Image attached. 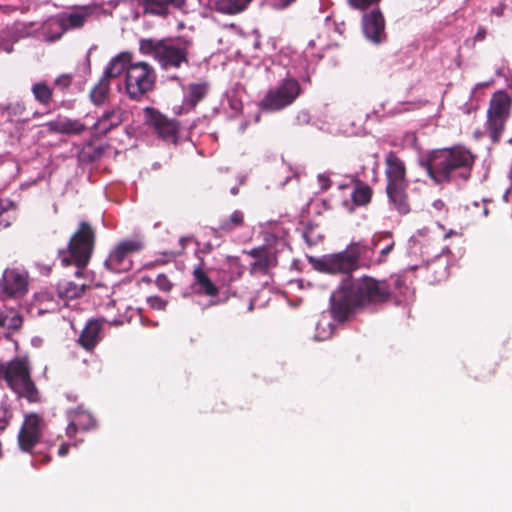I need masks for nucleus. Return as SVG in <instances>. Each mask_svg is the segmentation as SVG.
Returning <instances> with one entry per match:
<instances>
[{"label": "nucleus", "mask_w": 512, "mask_h": 512, "mask_svg": "<svg viewBox=\"0 0 512 512\" xmlns=\"http://www.w3.org/2000/svg\"><path fill=\"white\" fill-rule=\"evenodd\" d=\"M391 296V286L385 279L368 275L346 278L330 296L331 316L342 323L349 320L357 309L384 304Z\"/></svg>", "instance_id": "obj_1"}, {"label": "nucleus", "mask_w": 512, "mask_h": 512, "mask_svg": "<svg viewBox=\"0 0 512 512\" xmlns=\"http://www.w3.org/2000/svg\"><path fill=\"white\" fill-rule=\"evenodd\" d=\"M476 156L463 145L435 149L428 153L422 166L437 185L464 183L471 178Z\"/></svg>", "instance_id": "obj_2"}, {"label": "nucleus", "mask_w": 512, "mask_h": 512, "mask_svg": "<svg viewBox=\"0 0 512 512\" xmlns=\"http://www.w3.org/2000/svg\"><path fill=\"white\" fill-rule=\"evenodd\" d=\"M386 193L389 202L400 215L411 211L407 189L406 165L396 152L389 151L384 158Z\"/></svg>", "instance_id": "obj_3"}, {"label": "nucleus", "mask_w": 512, "mask_h": 512, "mask_svg": "<svg viewBox=\"0 0 512 512\" xmlns=\"http://www.w3.org/2000/svg\"><path fill=\"white\" fill-rule=\"evenodd\" d=\"M96 243V231L86 221L79 223L71 236L66 250H59V258L63 266L75 265V277L80 278L88 265Z\"/></svg>", "instance_id": "obj_4"}, {"label": "nucleus", "mask_w": 512, "mask_h": 512, "mask_svg": "<svg viewBox=\"0 0 512 512\" xmlns=\"http://www.w3.org/2000/svg\"><path fill=\"white\" fill-rule=\"evenodd\" d=\"M192 41L180 39L176 43L167 40L141 39L139 51L143 55L152 56L163 68H179L183 63H188L189 51Z\"/></svg>", "instance_id": "obj_5"}, {"label": "nucleus", "mask_w": 512, "mask_h": 512, "mask_svg": "<svg viewBox=\"0 0 512 512\" xmlns=\"http://www.w3.org/2000/svg\"><path fill=\"white\" fill-rule=\"evenodd\" d=\"M4 381L18 397L25 398L30 403L39 401L40 395L31 376V364L28 357H15L6 362Z\"/></svg>", "instance_id": "obj_6"}, {"label": "nucleus", "mask_w": 512, "mask_h": 512, "mask_svg": "<svg viewBox=\"0 0 512 512\" xmlns=\"http://www.w3.org/2000/svg\"><path fill=\"white\" fill-rule=\"evenodd\" d=\"M44 428L45 422L43 417L37 413H29L25 415L17 436L19 449L31 454L35 465L47 464L51 461L49 454L35 451L42 438Z\"/></svg>", "instance_id": "obj_7"}, {"label": "nucleus", "mask_w": 512, "mask_h": 512, "mask_svg": "<svg viewBox=\"0 0 512 512\" xmlns=\"http://www.w3.org/2000/svg\"><path fill=\"white\" fill-rule=\"evenodd\" d=\"M144 246V242L137 237L120 241L105 260L106 268L114 273L130 271L133 267L132 256L143 250Z\"/></svg>", "instance_id": "obj_8"}, {"label": "nucleus", "mask_w": 512, "mask_h": 512, "mask_svg": "<svg viewBox=\"0 0 512 512\" xmlns=\"http://www.w3.org/2000/svg\"><path fill=\"white\" fill-rule=\"evenodd\" d=\"M512 98H491L487 111V131L493 143L500 141L511 116Z\"/></svg>", "instance_id": "obj_9"}, {"label": "nucleus", "mask_w": 512, "mask_h": 512, "mask_svg": "<svg viewBox=\"0 0 512 512\" xmlns=\"http://www.w3.org/2000/svg\"><path fill=\"white\" fill-rule=\"evenodd\" d=\"M155 81L156 73L149 63L140 61L128 65L126 72V90L129 96L150 92L155 85Z\"/></svg>", "instance_id": "obj_10"}, {"label": "nucleus", "mask_w": 512, "mask_h": 512, "mask_svg": "<svg viewBox=\"0 0 512 512\" xmlns=\"http://www.w3.org/2000/svg\"><path fill=\"white\" fill-rule=\"evenodd\" d=\"M313 268L322 273L344 274L352 279L351 275L358 270L347 250L325 255L322 258L309 257Z\"/></svg>", "instance_id": "obj_11"}, {"label": "nucleus", "mask_w": 512, "mask_h": 512, "mask_svg": "<svg viewBox=\"0 0 512 512\" xmlns=\"http://www.w3.org/2000/svg\"><path fill=\"white\" fill-rule=\"evenodd\" d=\"M148 123L156 131L159 138L166 142L177 144L179 134V123L167 118L153 108H146Z\"/></svg>", "instance_id": "obj_12"}, {"label": "nucleus", "mask_w": 512, "mask_h": 512, "mask_svg": "<svg viewBox=\"0 0 512 512\" xmlns=\"http://www.w3.org/2000/svg\"><path fill=\"white\" fill-rule=\"evenodd\" d=\"M378 240L373 238L371 241L360 240L351 242L347 245L346 250L352 258L357 269L360 267L371 268L374 266V254Z\"/></svg>", "instance_id": "obj_13"}, {"label": "nucleus", "mask_w": 512, "mask_h": 512, "mask_svg": "<svg viewBox=\"0 0 512 512\" xmlns=\"http://www.w3.org/2000/svg\"><path fill=\"white\" fill-rule=\"evenodd\" d=\"M27 278L16 269H6L0 280L1 291L9 297L23 296L27 291Z\"/></svg>", "instance_id": "obj_14"}, {"label": "nucleus", "mask_w": 512, "mask_h": 512, "mask_svg": "<svg viewBox=\"0 0 512 512\" xmlns=\"http://www.w3.org/2000/svg\"><path fill=\"white\" fill-rule=\"evenodd\" d=\"M362 25L365 36L372 42L380 43L385 39V21L379 10H373L365 14Z\"/></svg>", "instance_id": "obj_15"}, {"label": "nucleus", "mask_w": 512, "mask_h": 512, "mask_svg": "<svg viewBox=\"0 0 512 512\" xmlns=\"http://www.w3.org/2000/svg\"><path fill=\"white\" fill-rule=\"evenodd\" d=\"M72 83V74L64 73L55 78L52 85H48L46 82L34 84L32 87V93L34 96H52L54 93L65 94L69 92V88Z\"/></svg>", "instance_id": "obj_16"}, {"label": "nucleus", "mask_w": 512, "mask_h": 512, "mask_svg": "<svg viewBox=\"0 0 512 512\" xmlns=\"http://www.w3.org/2000/svg\"><path fill=\"white\" fill-rule=\"evenodd\" d=\"M126 120V112L120 107L106 110L98 118L94 125L100 137L106 136L111 130L121 125Z\"/></svg>", "instance_id": "obj_17"}, {"label": "nucleus", "mask_w": 512, "mask_h": 512, "mask_svg": "<svg viewBox=\"0 0 512 512\" xmlns=\"http://www.w3.org/2000/svg\"><path fill=\"white\" fill-rule=\"evenodd\" d=\"M103 320H89L82 330L78 343L87 351L93 350L102 339Z\"/></svg>", "instance_id": "obj_18"}, {"label": "nucleus", "mask_w": 512, "mask_h": 512, "mask_svg": "<svg viewBox=\"0 0 512 512\" xmlns=\"http://www.w3.org/2000/svg\"><path fill=\"white\" fill-rule=\"evenodd\" d=\"M186 0H138L139 6L143 8L144 14H151L160 17H166L169 9H181Z\"/></svg>", "instance_id": "obj_19"}, {"label": "nucleus", "mask_w": 512, "mask_h": 512, "mask_svg": "<svg viewBox=\"0 0 512 512\" xmlns=\"http://www.w3.org/2000/svg\"><path fill=\"white\" fill-rule=\"evenodd\" d=\"M92 9L87 6H80L69 11L62 12L59 17L64 24L65 31L81 28L91 16Z\"/></svg>", "instance_id": "obj_20"}, {"label": "nucleus", "mask_w": 512, "mask_h": 512, "mask_svg": "<svg viewBox=\"0 0 512 512\" xmlns=\"http://www.w3.org/2000/svg\"><path fill=\"white\" fill-rule=\"evenodd\" d=\"M80 278H77L78 281L72 280H61L57 284V293L61 299L73 300L81 297L88 285L84 281H80Z\"/></svg>", "instance_id": "obj_21"}, {"label": "nucleus", "mask_w": 512, "mask_h": 512, "mask_svg": "<svg viewBox=\"0 0 512 512\" xmlns=\"http://www.w3.org/2000/svg\"><path fill=\"white\" fill-rule=\"evenodd\" d=\"M204 260L200 258V263L193 270L195 283L199 286V292L209 297H215L219 293L218 287L211 281L203 270Z\"/></svg>", "instance_id": "obj_22"}, {"label": "nucleus", "mask_w": 512, "mask_h": 512, "mask_svg": "<svg viewBox=\"0 0 512 512\" xmlns=\"http://www.w3.org/2000/svg\"><path fill=\"white\" fill-rule=\"evenodd\" d=\"M50 131L67 134L79 135L85 131L86 126L78 120L58 119L48 123Z\"/></svg>", "instance_id": "obj_23"}, {"label": "nucleus", "mask_w": 512, "mask_h": 512, "mask_svg": "<svg viewBox=\"0 0 512 512\" xmlns=\"http://www.w3.org/2000/svg\"><path fill=\"white\" fill-rule=\"evenodd\" d=\"M64 32V24L59 15L47 19L40 28V35L49 42L58 40Z\"/></svg>", "instance_id": "obj_24"}, {"label": "nucleus", "mask_w": 512, "mask_h": 512, "mask_svg": "<svg viewBox=\"0 0 512 512\" xmlns=\"http://www.w3.org/2000/svg\"><path fill=\"white\" fill-rule=\"evenodd\" d=\"M118 93H121L120 79L103 74L98 84L92 90L91 96H114Z\"/></svg>", "instance_id": "obj_25"}, {"label": "nucleus", "mask_w": 512, "mask_h": 512, "mask_svg": "<svg viewBox=\"0 0 512 512\" xmlns=\"http://www.w3.org/2000/svg\"><path fill=\"white\" fill-rule=\"evenodd\" d=\"M252 0H216L214 8L225 15H237L244 12Z\"/></svg>", "instance_id": "obj_26"}, {"label": "nucleus", "mask_w": 512, "mask_h": 512, "mask_svg": "<svg viewBox=\"0 0 512 512\" xmlns=\"http://www.w3.org/2000/svg\"><path fill=\"white\" fill-rule=\"evenodd\" d=\"M132 60V54L130 52H121L111 59L108 66L106 67L104 74L119 79L121 73L126 69L127 65Z\"/></svg>", "instance_id": "obj_27"}, {"label": "nucleus", "mask_w": 512, "mask_h": 512, "mask_svg": "<svg viewBox=\"0 0 512 512\" xmlns=\"http://www.w3.org/2000/svg\"><path fill=\"white\" fill-rule=\"evenodd\" d=\"M277 264V258L269 249L250 264L251 274H267Z\"/></svg>", "instance_id": "obj_28"}, {"label": "nucleus", "mask_w": 512, "mask_h": 512, "mask_svg": "<svg viewBox=\"0 0 512 512\" xmlns=\"http://www.w3.org/2000/svg\"><path fill=\"white\" fill-rule=\"evenodd\" d=\"M373 196L372 188L362 181H356L351 194L352 201L357 206L368 205Z\"/></svg>", "instance_id": "obj_29"}, {"label": "nucleus", "mask_w": 512, "mask_h": 512, "mask_svg": "<svg viewBox=\"0 0 512 512\" xmlns=\"http://www.w3.org/2000/svg\"><path fill=\"white\" fill-rule=\"evenodd\" d=\"M245 225V216L241 210H235L229 217L220 220L218 230L230 233Z\"/></svg>", "instance_id": "obj_30"}, {"label": "nucleus", "mask_w": 512, "mask_h": 512, "mask_svg": "<svg viewBox=\"0 0 512 512\" xmlns=\"http://www.w3.org/2000/svg\"><path fill=\"white\" fill-rule=\"evenodd\" d=\"M70 418L73 420V425L79 427L81 431H89L96 427V420L92 414L79 408L71 413Z\"/></svg>", "instance_id": "obj_31"}, {"label": "nucleus", "mask_w": 512, "mask_h": 512, "mask_svg": "<svg viewBox=\"0 0 512 512\" xmlns=\"http://www.w3.org/2000/svg\"><path fill=\"white\" fill-rule=\"evenodd\" d=\"M295 98H263L258 104L262 111L274 112L290 105Z\"/></svg>", "instance_id": "obj_32"}, {"label": "nucleus", "mask_w": 512, "mask_h": 512, "mask_svg": "<svg viewBox=\"0 0 512 512\" xmlns=\"http://www.w3.org/2000/svg\"><path fill=\"white\" fill-rule=\"evenodd\" d=\"M301 92L298 81L294 78H287L279 86L274 96L291 97L298 96Z\"/></svg>", "instance_id": "obj_33"}, {"label": "nucleus", "mask_w": 512, "mask_h": 512, "mask_svg": "<svg viewBox=\"0 0 512 512\" xmlns=\"http://www.w3.org/2000/svg\"><path fill=\"white\" fill-rule=\"evenodd\" d=\"M396 98H388L387 101L381 103V110H376V114L380 116L393 115L400 113L405 110H409V107H404L406 103L394 101Z\"/></svg>", "instance_id": "obj_34"}, {"label": "nucleus", "mask_w": 512, "mask_h": 512, "mask_svg": "<svg viewBox=\"0 0 512 512\" xmlns=\"http://www.w3.org/2000/svg\"><path fill=\"white\" fill-rule=\"evenodd\" d=\"M10 205L9 201L0 199V230L9 227L11 224V218L8 214Z\"/></svg>", "instance_id": "obj_35"}, {"label": "nucleus", "mask_w": 512, "mask_h": 512, "mask_svg": "<svg viewBox=\"0 0 512 512\" xmlns=\"http://www.w3.org/2000/svg\"><path fill=\"white\" fill-rule=\"evenodd\" d=\"M190 96H204L209 92V85L205 81L192 83L188 87Z\"/></svg>", "instance_id": "obj_36"}, {"label": "nucleus", "mask_w": 512, "mask_h": 512, "mask_svg": "<svg viewBox=\"0 0 512 512\" xmlns=\"http://www.w3.org/2000/svg\"><path fill=\"white\" fill-rule=\"evenodd\" d=\"M147 304L153 310L164 311L166 310L168 301L159 296L153 295L147 298Z\"/></svg>", "instance_id": "obj_37"}, {"label": "nucleus", "mask_w": 512, "mask_h": 512, "mask_svg": "<svg viewBox=\"0 0 512 512\" xmlns=\"http://www.w3.org/2000/svg\"><path fill=\"white\" fill-rule=\"evenodd\" d=\"M155 284L163 292H170L173 288V283L165 274H159L156 277Z\"/></svg>", "instance_id": "obj_38"}, {"label": "nucleus", "mask_w": 512, "mask_h": 512, "mask_svg": "<svg viewBox=\"0 0 512 512\" xmlns=\"http://www.w3.org/2000/svg\"><path fill=\"white\" fill-rule=\"evenodd\" d=\"M394 245V241H391L388 245H386L380 250L379 256L377 258L374 257V266L381 265L382 263L386 262L387 256L394 249Z\"/></svg>", "instance_id": "obj_39"}, {"label": "nucleus", "mask_w": 512, "mask_h": 512, "mask_svg": "<svg viewBox=\"0 0 512 512\" xmlns=\"http://www.w3.org/2000/svg\"><path fill=\"white\" fill-rule=\"evenodd\" d=\"M13 414L6 408L0 407V433L3 432L10 424Z\"/></svg>", "instance_id": "obj_40"}, {"label": "nucleus", "mask_w": 512, "mask_h": 512, "mask_svg": "<svg viewBox=\"0 0 512 512\" xmlns=\"http://www.w3.org/2000/svg\"><path fill=\"white\" fill-rule=\"evenodd\" d=\"M379 1L380 0H348V4L354 9L364 10Z\"/></svg>", "instance_id": "obj_41"}, {"label": "nucleus", "mask_w": 512, "mask_h": 512, "mask_svg": "<svg viewBox=\"0 0 512 512\" xmlns=\"http://www.w3.org/2000/svg\"><path fill=\"white\" fill-rule=\"evenodd\" d=\"M196 244L198 245V249L196 250V255L202 254L207 255L210 254L213 251V245L210 242H205L201 244L200 242L196 241Z\"/></svg>", "instance_id": "obj_42"}, {"label": "nucleus", "mask_w": 512, "mask_h": 512, "mask_svg": "<svg viewBox=\"0 0 512 512\" xmlns=\"http://www.w3.org/2000/svg\"><path fill=\"white\" fill-rule=\"evenodd\" d=\"M268 248L265 247V246H260V247H256V248H253L249 251H245V253L247 255H249L250 257L254 258L255 260L257 258H259L263 253H265V251L267 250Z\"/></svg>", "instance_id": "obj_43"}, {"label": "nucleus", "mask_w": 512, "mask_h": 512, "mask_svg": "<svg viewBox=\"0 0 512 512\" xmlns=\"http://www.w3.org/2000/svg\"><path fill=\"white\" fill-rule=\"evenodd\" d=\"M296 0H274L273 6L277 10H284L293 4Z\"/></svg>", "instance_id": "obj_44"}, {"label": "nucleus", "mask_w": 512, "mask_h": 512, "mask_svg": "<svg viewBox=\"0 0 512 512\" xmlns=\"http://www.w3.org/2000/svg\"><path fill=\"white\" fill-rule=\"evenodd\" d=\"M229 106L236 112H240L242 110V102L241 98H227Z\"/></svg>", "instance_id": "obj_45"}, {"label": "nucleus", "mask_w": 512, "mask_h": 512, "mask_svg": "<svg viewBox=\"0 0 512 512\" xmlns=\"http://www.w3.org/2000/svg\"><path fill=\"white\" fill-rule=\"evenodd\" d=\"M23 320L20 315H15L11 318L10 328L19 329L22 326Z\"/></svg>", "instance_id": "obj_46"}, {"label": "nucleus", "mask_w": 512, "mask_h": 512, "mask_svg": "<svg viewBox=\"0 0 512 512\" xmlns=\"http://www.w3.org/2000/svg\"><path fill=\"white\" fill-rule=\"evenodd\" d=\"M80 430L79 427L73 425V420L71 419L70 423L66 428V434L68 437H74L77 431Z\"/></svg>", "instance_id": "obj_47"}, {"label": "nucleus", "mask_w": 512, "mask_h": 512, "mask_svg": "<svg viewBox=\"0 0 512 512\" xmlns=\"http://www.w3.org/2000/svg\"><path fill=\"white\" fill-rule=\"evenodd\" d=\"M311 230L310 228H306L305 231L303 232V238L305 240V242L309 245V246H313L316 242L314 240L311 239L310 237V233H311Z\"/></svg>", "instance_id": "obj_48"}, {"label": "nucleus", "mask_w": 512, "mask_h": 512, "mask_svg": "<svg viewBox=\"0 0 512 512\" xmlns=\"http://www.w3.org/2000/svg\"><path fill=\"white\" fill-rule=\"evenodd\" d=\"M69 451V445L68 444H62L58 449V455L63 457L68 454Z\"/></svg>", "instance_id": "obj_49"}, {"label": "nucleus", "mask_w": 512, "mask_h": 512, "mask_svg": "<svg viewBox=\"0 0 512 512\" xmlns=\"http://www.w3.org/2000/svg\"><path fill=\"white\" fill-rule=\"evenodd\" d=\"M192 239H193L192 237H181L180 238L179 243L181 245L182 250L185 249L187 242L192 241Z\"/></svg>", "instance_id": "obj_50"}, {"label": "nucleus", "mask_w": 512, "mask_h": 512, "mask_svg": "<svg viewBox=\"0 0 512 512\" xmlns=\"http://www.w3.org/2000/svg\"><path fill=\"white\" fill-rule=\"evenodd\" d=\"M5 365L6 363L0 360V380H4V374H5Z\"/></svg>", "instance_id": "obj_51"}, {"label": "nucleus", "mask_w": 512, "mask_h": 512, "mask_svg": "<svg viewBox=\"0 0 512 512\" xmlns=\"http://www.w3.org/2000/svg\"><path fill=\"white\" fill-rule=\"evenodd\" d=\"M433 206L434 208L440 210L444 206V203L442 200L438 199L433 202Z\"/></svg>", "instance_id": "obj_52"}, {"label": "nucleus", "mask_w": 512, "mask_h": 512, "mask_svg": "<svg viewBox=\"0 0 512 512\" xmlns=\"http://www.w3.org/2000/svg\"><path fill=\"white\" fill-rule=\"evenodd\" d=\"M485 37V30H480L477 32L476 34V39L477 40H483Z\"/></svg>", "instance_id": "obj_53"}, {"label": "nucleus", "mask_w": 512, "mask_h": 512, "mask_svg": "<svg viewBox=\"0 0 512 512\" xmlns=\"http://www.w3.org/2000/svg\"><path fill=\"white\" fill-rule=\"evenodd\" d=\"M94 102L95 105H101L103 102H104V99L105 98H98V97H95V98H91Z\"/></svg>", "instance_id": "obj_54"}, {"label": "nucleus", "mask_w": 512, "mask_h": 512, "mask_svg": "<svg viewBox=\"0 0 512 512\" xmlns=\"http://www.w3.org/2000/svg\"><path fill=\"white\" fill-rule=\"evenodd\" d=\"M492 96L498 97V96H506L503 91L497 90L493 92Z\"/></svg>", "instance_id": "obj_55"}, {"label": "nucleus", "mask_w": 512, "mask_h": 512, "mask_svg": "<svg viewBox=\"0 0 512 512\" xmlns=\"http://www.w3.org/2000/svg\"><path fill=\"white\" fill-rule=\"evenodd\" d=\"M486 204H487V202L484 201V208H483V215L484 216H488V214H489V209H488Z\"/></svg>", "instance_id": "obj_56"}, {"label": "nucleus", "mask_w": 512, "mask_h": 512, "mask_svg": "<svg viewBox=\"0 0 512 512\" xmlns=\"http://www.w3.org/2000/svg\"><path fill=\"white\" fill-rule=\"evenodd\" d=\"M476 109H477V106L470 105L466 112L469 114L471 111H475Z\"/></svg>", "instance_id": "obj_57"}, {"label": "nucleus", "mask_w": 512, "mask_h": 512, "mask_svg": "<svg viewBox=\"0 0 512 512\" xmlns=\"http://www.w3.org/2000/svg\"><path fill=\"white\" fill-rule=\"evenodd\" d=\"M38 99H39L42 103L47 104V103H48V100H49L50 98H43V97H40V98H38Z\"/></svg>", "instance_id": "obj_58"}, {"label": "nucleus", "mask_w": 512, "mask_h": 512, "mask_svg": "<svg viewBox=\"0 0 512 512\" xmlns=\"http://www.w3.org/2000/svg\"><path fill=\"white\" fill-rule=\"evenodd\" d=\"M191 99H192V101H191L192 106H195L197 101L200 100L201 98H191Z\"/></svg>", "instance_id": "obj_59"}, {"label": "nucleus", "mask_w": 512, "mask_h": 512, "mask_svg": "<svg viewBox=\"0 0 512 512\" xmlns=\"http://www.w3.org/2000/svg\"><path fill=\"white\" fill-rule=\"evenodd\" d=\"M421 107L420 103H416V109H419Z\"/></svg>", "instance_id": "obj_60"}, {"label": "nucleus", "mask_w": 512, "mask_h": 512, "mask_svg": "<svg viewBox=\"0 0 512 512\" xmlns=\"http://www.w3.org/2000/svg\"><path fill=\"white\" fill-rule=\"evenodd\" d=\"M255 121H256V122H258V121H259V115H258V114L255 116Z\"/></svg>", "instance_id": "obj_61"}, {"label": "nucleus", "mask_w": 512, "mask_h": 512, "mask_svg": "<svg viewBox=\"0 0 512 512\" xmlns=\"http://www.w3.org/2000/svg\"><path fill=\"white\" fill-rule=\"evenodd\" d=\"M143 281H145V282H150V279H148V278H143Z\"/></svg>", "instance_id": "obj_62"}]
</instances>
